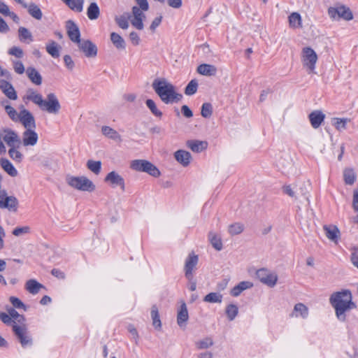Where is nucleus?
Wrapping results in <instances>:
<instances>
[{"label": "nucleus", "instance_id": "1", "mask_svg": "<svg viewBox=\"0 0 358 358\" xmlns=\"http://www.w3.org/2000/svg\"><path fill=\"white\" fill-rule=\"evenodd\" d=\"M152 87L161 101L166 104L178 102L182 98V95L176 92L175 86L166 78L155 79Z\"/></svg>", "mask_w": 358, "mask_h": 358}, {"label": "nucleus", "instance_id": "2", "mask_svg": "<svg viewBox=\"0 0 358 358\" xmlns=\"http://www.w3.org/2000/svg\"><path fill=\"white\" fill-rule=\"evenodd\" d=\"M330 303L334 308L336 315L341 321L345 320V313L355 307L352 301V294L349 290H343L333 293L329 299Z\"/></svg>", "mask_w": 358, "mask_h": 358}, {"label": "nucleus", "instance_id": "3", "mask_svg": "<svg viewBox=\"0 0 358 358\" xmlns=\"http://www.w3.org/2000/svg\"><path fill=\"white\" fill-rule=\"evenodd\" d=\"M66 182L70 187L83 192H93L96 187L92 181L85 176L69 175L66 177Z\"/></svg>", "mask_w": 358, "mask_h": 358}, {"label": "nucleus", "instance_id": "4", "mask_svg": "<svg viewBox=\"0 0 358 358\" xmlns=\"http://www.w3.org/2000/svg\"><path fill=\"white\" fill-rule=\"evenodd\" d=\"M301 59L303 66L306 69L308 73H315V66L318 57L315 51L310 47H304L301 53Z\"/></svg>", "mask_w": 358, "mask_h": 358}, {"label": "nucleus", "instance_id": "5", "mask_svg": "<svg viewBox=\"0 0 358 358\" xmlns=\"http://www.w3.org/2000/svg\"><path fill=\"white\" fill-rule=\"evenodd\" d=\"M328 15L332 20H344L349 21L352 20L353 14L350 9L345 5L337 4L328 8Z\"/></svg>", "mask_w": 358, "mask_h": 358}, {"label": "nucleus", "instance_id": "6", "mask_svg": "<svg viewBox=\"0 0 358 358\" xmlns=\"http://www.w3.org/2000/svg\"><path fill=\"white\" fill-rule=\"evenodd\" d=\"M130 168L136 171L145 172L154 177H158L160 172L152 163L144 159H135L131 162Z\"/></svg>", "mask_w": 358, "mask_h": 358}, {"label": "nucleus", "instance_id": "7", "mask_svg": "<svg viewBox=\"0 0 358 358\" xmlns=\"http://www.w3.org/2000/svg\"><path fill=\"white\" fill-rule=\"evenodd\" d=\"M40 109L50 114H57L61 109V105L56 94L54 93L48 94L45 99H43Z\"/></svg>", "mask_w": 358, "mask_h": 358}, {"label": "nucleus", "instance_id": "8", "mask_svg": "<svg viewBox=\"0 0 358 358\" xmlns=\"http://www.w3.org/2000/svg\"><path fill=\"white\" fill-rule=\"evenodd\" d=\"M19 207V201L15 196H9L6 189L0 192V208L10 213H16Z\"/></svg>", "mask_w": 358, "mask_h": 358}, {"label": "nucleus", "instance_id": "9", "mask_svg": "<svg viewBox=\"0 0 358 358\" xmlns=\"http://www.w3.org/2000/svg\"><path fill=\"white\" fill-rule=\"evenodd\" d=\"M256 276L261 282L270 287H274L278 281L277 274L264 268L257 270Z\"/></svg>", "mask_w": 358, "mask_h": 358}, {"label": "nucleus", "instance_id": "10", "mask_svg": "<svg viewBox=\"0 0 358 358\" xmlns=\"http://www.w3.org/2000/svg\"><path fill=\"white\" fill-rule=\"evenodd\" d=\"M13 330L23 348L32 344V340L27 332L26 325L13 324Z\"/></svg>", "mask_w": 358, "mask_h": 358}, {"label": "nucleus", "instance_id": "11", "mask_svg": "<svg viewBox=\"0 0 358 358\" xmlns=\"http://www.w3.org/2000/svg\"><path fill=\"white\" fill-rule=\"evenodd\" d=\"M198 262V255H195L194 252L189 254L185 260L184 266L185 275L189 281L193 279V273L196 269Z\"/></svg>", "mask_w": 358, "mask_h": 358}, {"label": "nucleus", "instance_id": "12", "mask_svg": "<svg viewBox=\"0 0 358 358\" xmlns=\"http://www.w3.org/2000/svg\"><path fill=\"white\" fill-rule=\"evenodd\" d=\"M80 51L83 52L85 57L93 58L97 55V47L90 40H81L77 43Z\"/></svg>", "mask_w": 358, "mask_h": 358}, {"label": "nucleus", "instance_id": "13", "mask_svg": "<svg viewBox=\"0 0 358 358\" xmlns=\"http://www.w3.org/2000/svg\"><path fill=\"white\" fill-rule=\"evenodd\" d=\"M278 167L282 173L286 175L292 173L294 171L293 160L289 155H285L278 159Z\"/></svg>", "mask_w": 358, "mask_h": 358}, {"label": "nucleus", "instance_id": "14", "mask_svg": "<svg viewBox=\"0 0 358 358\" xmlns=\"http://www.w3.org/2000/svg\"><path fill=\"white\" fill-rule=\"evenodd\" d=\"M18 122H20L26 129L36 128V122L34 115L30 111L25 108L20 110Z\"/></svg>", "mask_w": 358, "mask_h": 358}, {"label": "nucleus", "instance_id": "15", "mask_svg": "<svg viewBox=\"0 0 358 358\" xmlns=\"http://www.w3.org/2000/svg\"><path fill=\"white\" fill-rule=\"evenodd\" d=\"M144 10H142L138 6H134L132 8V18L131 19V23L133 27L138 30H142L144 27L143 20L145 18V15L143 13Z\"/></svg>", "mask_w": 358, "mask_h": 358}, {"label": "nucleus", "instance_id": "16", "mask_svg": "<svg viewBox=\"0 0 358 358\" xmlns=\"http://www.w3.org/2000/svg\"><path fill=\"white\" fill-rule=\"evenodd\" d=\"M3 140L8 147H12L16 145H17V147H20L21 140L15 131L10 129H6L3 130Z\"/></svg>", "mask_w": 358, "mask_h": 358}, {"label": "nucleus", "instance_id": "17", "mask_svg": "<svg viewBox=\"0 0 358 358\" xmlns=\"http://www.w3.org/2000/svg\"><path fill=\"white\" fill-rule=\"evenodd\" d=\"M67 34L73 43H79L80 39V33L78 27L72 20H68L66 24Z\"/></svg>", "mask_w": 358, "mask_h": 358}, {"label": "nucleus", "instance_id": "18", "mask_svg": "<svg viewBox=\"0 0 358 358\" xmlns=\"http://www.w3.org/2000/svg\"><path fill=\"white\" fill-rule=\"evenodd\" d=\"M38 134L34 129H26L22 134V144L24 146H34L38 142Z\"/></svg>", "mask_w": 358, "mask_h": 358}, {"label": "nucleus", "instance_id": "19", "mask_svg": "<svg viewBox=\"0 0 358 358\" xmlns=\"http://www.w3.org/2000/svg\"><path fill=\"white\" fill-rule=\"evenodd\" d=\"M104 180L109 182L113 187L120 186L122 190L125 189L124 178L115 171L108 173Z\"/></svg>", "mask_w": 358, "mask_h": 358}, {"label": "nucleus", "instance_id": "20", "mask_svg": "<svg viewBox=\"0 0 358 358\" xmlns=\"http://www.w3.org/2000/svg\"><path fill=\"white\" fill-rule=\"evenodd\" d=\"M0 89L9 99L16 100L17 99L16 91L9 82L0 79Z\"/></svg>", "mask_w": 358, "mask_h": 358}, {"label": "nucleus", "instance_id": "21", "mask_svg": "<svg viewBox=\"0 0 358 358\" xmlns=\"http://www.w3.org/2000/svg\"><path fill=\"white\" fill-rule=\"evenodd\" d=\"M308 117L311 126L314 129H317L324 120L325 115L322 111L316 110L311 112L309 114Z\"/></svg>", "mask_w": 358, "mask_h": 358}, {"label": "nucleus", "instance_id": "22", "mask_svg": "<svg viewBox=\"0 0 358 358\" xmlns=\"http://www.w3.org/2000/svg\"><path fill=\"white\" fill-rule=\"evenodd\" d=\"M23 99L24 101H31L40 108V106L42 103L43 96L36 90L29 88L27 90Z\"/></svg>", "mask_w": 358, "mask_h": 358}, {"label": "nucleus", "instance_id": "23", "mask_svg": "<svg viewBox=\"0 0 358 358\" xmlns=\"http://www.w3.org/2000/svg\"><path fill=\"white\" fill-rule=\"evenodd\" d=\"M174 157L176 161L183 166H187L190 163L192 159L191 154L183 150L176 151L174 154Z\"/></svg>", "mask_w": 358, "mask_h": 358}, {"label": "nucleus", "instance_id": "24", "mask_svg": "<svg viewBox=\"0 0 358 358\" xmlns=\"http://www.w3.org/2000/svg\"><path fill=\"white\" fill-rule=\"evenodd\" d=\"M26 73L31 82L36 85H41L42 83V76L39 72L34 67H28Z\"/></svg>", "mask_w": 358, "mask_h": 358}, {"label": "nucleus", "instance_id": "25", "mask_svg": "<svg viewBox=\"0 0 358 358\" xmlns=\"http://www.w3.org/2000/svg\"><path fill=\"white\" fill-rule=\"evenodd\" d=\"M291 317H301L306 319L308 316V308L302 303H298L295 304L293 310V313L290 315Z\"/></svg>", "mask_w": 358, "mask_h": 358}, {"label": "nucleus", "instance_id": "26", "mask_svg": "<svg viewBox=\"0 0 358 358\" xmlns=\"http://www.w3.org/2000/svg\"><path fill=\"white\" fill-rule=\"evenodd\" d=\"M44 286L34 279H30L26 282L25 289L31 294H37Z\"/></svg>", "mask_w": 358, "mask_h": 358}, {"label": "nucleus", "instance_id": "27", "mask_svg": "<svg viewBox=\"0 0 358 358\" xmlns=\"http://www.w3.org/2000/svg\"><path fill=\"white\" fill-rule=\"evenodd\" d=\"M0 165L1 168L11 177H15L17 176L18 172L17 169L8 159L1 158L0 159Z\"/></svg>", "mask_w": 358, "mask_h": 358}, {"label": "nucleus", "instance_id": "28", "mask_svg": "<svg viewBox=\"0 0 358 358\" xmlns=\"http://www.w3.org/2000/svg\"><path fill=\"white\" fill-rule=\"evenodd\" d=\"M47 52L53 58H58L59 57V52L61 46L55 41H50L45 46Z\"/></svg>", "mask_w": 358, "mask_h": 358}, {"label": "nucleus", "instance_id": "29", "mask_svg": "<svg viewBox=\"0 0 358 358\" xmlns=\"http://www.w3.org/2000/svg\"><path fill=\"white\" fill-rule=\"evenodd\" d=\"M197 72L203 76H214L217 72V68L211 64H202L197 67Z\"/></svg>", "mask_w": 358, "mask_h": 358}, {"label": "nucleus", "instance_id": "30", "mask_svg": "<svg viewBox=\"0 0 358 358\" xmlns=\"http://www.w3.org/2000/svg\"><path fill=\"white\" fill-rule=\"evenodd\" d=\"M189 318L188 312L187 309V306L185 303H183L180 308V310L178 313L177 315V323L178 324L182 327L185 324V322L187 321Z\"/></svg>", "mask_w": 358, "mask_h": 358}, {"label": "nucleus", "instance_id": "31", "mask_svg": "<svg viewBox=\"0 0 358 358\" xmlns=\"http://www.w3.org/2000/svg\"><path fill=\"white\" fill-rule=\"evenodd\" d=\"M253 286V284L251 282L249 281H242L240 283H238L236 286H235L231 290V294L233 296H238L241 294V293L249 288H251Z\"/></svg>", "mask_w": 358, "mask_h": 358}, {"label": "nucleus", "instance_id": "32", "mask_svg": "<svg viewBox=\"0 0 358 358\" xmlns=\"http://www.w3.org/2000/svg\"><path fill=\"white\" fill-rule=\"evenodd\" d=\"M71 10L80 13L83 10L84 0H62Z\"/></svg>", "mask_w": 358, "mask_h": 358}, {"label": "nucleus", "instance_id": "33", "mask_svg": "<svg viewBox=\"0 0 358 358\" xmlns=\"http://www.w3.org/2000/svg\"><path fill=\"white\" fill-rule=\"evenodd\" d=\"M102 134L106 137L116 141H121V136L117 131L108 126H103L101 128Z\"/></svg>", "mask_w": 358, "mask_h": 358}, {"label": "nucleus", "instance_id": "34", "mask_svg": "<svg viewBox=\"0 0 358 358\" xmlns=\"http://www.w3.org/2000/svg\"><path fill=\"white\" fill-rule=\"evenodd\" d=\"M187 145L193 152H200L207 148L208 144L206 141H188Z\"/></svg>", "mask_w": 358, "mask_h": 358}, {"label": "nucleus", "instance_id": "35", "mask_svg": "<svg viewBox=\"0 0 358 358\" xmlns=\"http://www.w3.org/2000/svg\"><path fill=\"white\" fill-rule=\"evenodd\" d=\"M324 230L325 231V234L327 237L333 241H336L338 234H339V230L338 229L334 226V225H325L324 226Z\"/></svg>", "mask_w": 358, "mask_h": 358}, {"label": "nucleus", "instance_id": "36", "mask_svg": "<svg viewBox=\"0 0 358 358\" xmlns=\"http://www.w3.org/2000/svg\"><path fill=\"white\" fill-rule=\"evenodd\" d=\"M356 174L353 169L346 168L343 170V179L346 185H352L356 180Z\"/></svg>", "mask_w": 358, "mask_h": 358}, {"label": "nucleus", "instance_id": "37", "mask_svg": "<svg viewBox=\"0 0 358 358\" xmlns=\"http://www.w3.org/2000/svg\"><path fill=\"white\" fill-rule=\"evenodd\" d=\"M289 27L294 29L300 28L302 25V20L299 13L294 12L289 16Z\"/></svg>", "mask_w": 358, "mask_h": 358}, {"label": "nucleus", "instance_id": "38", "mask_svg": "<svg viewBox=\"0 0 358 358\" xmlns=\"http://www.w3.org/2000/svg\"><path fill=\"white\" fill-rule=\"evenodd\" d=\"M350 122L349 118H338L334 117L331 119V124L335 128L339 131L345 130L347 128V124Z\"/></svg>", "mask_w": 358, "mask_h": 358}, {"label": "nucleus", "instance_id": "39", "mask_svg": "<svg viewBox=\"0 0 358 358\" xmlns=\"http://www.w3.org/2000/svg\"><path fill=\"white\" fill-rule=\"evenodd\" d=\"M87 15L90 20H96L100 15V9L96 3L93 2L87 8Z\"/></svg>", "mask_w": 358, "mask_h": 358}, {"label": "nucleus", "instance_id": "40", "mask_svg": "<svg viewBox=\"0 0 358 358\" xmlns=\"http://www.w3.org/2000/svg\"><path fill=\"white\" fill-rule=\"evenodd\" d=\"M208 239L215 250L220 251L222 249V242L221 238L217 234L213 231L209 232Z\"/></svg>", "mask_w": 358, "mask_h": 358}, {"label": "nucleus", "instance_id": "41", "mask_svg": "<svg viewBox=\"0 0 358 358\" xmlns=\"http://www.w3.org/2000/svg\"><path fill=\"white\" fill-rule=\"evenodd\" d=\"M110 41L116 48L122 50L125 48V41L120 34L112 32L110 34Z\"/></svg>", "mask_w": 358, "mask_h": 358}, {"label": "nucleus", "instance_id": "42", "mask_svg": "<svg viewBox=\"0 0 358 358\" xmlns=\"http://www.w3.org/2000/svg\"><path fill=\"white\" fill-rule=\"evenodd\" d=\"M8 312L11 317V320H13L12 322H13V324H17V322L20 324V325H26L24 323V317L22 315H20L14 308H9Z\"/></svg>", "mask_w": 358, "mask_h": 358}, {"label": "nucleus", "instance_id": "43", "mask_svg": "<svg viewBox=\"0 0 358 358\" xmlns=\"http://www.w3.org/2000/svg\"><path fill=\"white\" fill-rule=\"evenodd\" d=\"M17 145L10 147L8 155L15 162L20 163L23 159V155L19 151Z\"/></svg>", "mask_w": 358, "mask_h": 358}, {"label": "nucleus", "instance_id": "44", "mask_svg": "<svg viewBox=\"0 0 358 358\" xmlns=\"http://www.w3.org/2000/svg\"><path fill=\"white\" fill-rule=\"evenodd\" d=\"M130 17L131 15L127 13L120 16H115V21L120 28L127 29L129 27L128 20Z\"/></svg>", "mask_w": 358, "mask_h": 358}, {"label": "nucleus", "instance_id": "45", "mask_svg": "<svg viewBox=\"0 0 358 358\" xmlns=\"http://www.w3.org/2000/svg\"><path fill=\"white\" fill-rule=\"evenodd\" d=\"M150 314L152 320V325L155 329H159L162 327V323L159 318L158 308L155 305L152 306Z\"/></svg>", "mask_w": 358, "mask_h": 358}, {"label": "nucleus", "instance_id": "46", "mask_svg": "<svg viewBox=\"0 0 358 358\" xmlns=\"http://www.w3.org/2000/svg\"><path fill=\"white\" fill-rule=\"evenodd\" d=\"M222 295L218 292H210L204 296L203 301L208 303H220L222 301Z\"/></svg>", "mask_w": 358, "mask_h": 358}, {"label": "nucleus", "instance_id": "47", "mask_svg": "<svg viewBox=\"0 0 358 358\" xmlns=\"http://www.w3.org/2000/svg\"><path fill=\"white\" fill-rule=\"evenodd\" d=\"M87 167L89 170H90L95 175L99 174L101 169V161H94L90 159L87 162Z\"/></svg>", "mask_w": 358, "mask_h": 358}, {"label": "nucleus", "instance_id": "48", "mask_svg": "<svg viewBox=\"0 0 358 358\" xmlns=\"http://www.w3.org/2000/svg\"><path fill=\"white\" fill-rule=\"evenodd\" d=\"M19 38L21 41L25 42L29 40V42L33 41L31 33L25 27H21L18 29Z\"/></svg>", "mask_w": 358, "mask_h": 358}, {"label": "nucleus", "instance_id": "49", "mask_svg": "<svg viewBox=\"0 0 358 358\" xmlns=\"http://www.w3.org/2000/svg\"><path fill=\"white\" fill-rule=\"evenodd\" d=\"M238 313V306L235 304H229L226 308V314L228 319L232 321L235 319Z\"/></svg>", "mask_w": 358, "mask_h": 358}, {"label": "nucleus", "instance_id": "50", "mask_svg": "<svg viewBox=\"0 0 358 358\" xmlns=\"http://www.w3.org/2000/svg\"><path fill=\"white\" fill-rule=\"evenodd\" d=\"M243 229L244 226L243 224L236 222L229 226L228 231L231 236H235L240 234L243 231Z\"/></svg>", "mask_w": 358, "mask_h": 358}, {"label": "nucleus", "instance_id": "51", "mask_svg": "<svg viewBox=\"0 0 358 358\" xmlns=\"http://www.w3.org/2000/svg\"><path fill=\"white\" fill-rule=\"evenodd\" d=\"M199 350H203L210 348L213 345V339L210 337L204 338L202 340L198 341L195 343Z\"/></svg>", "mask_w": 358, "mask_h": 358}, {"label": "nucleus", "instance_id": "52", "mask_svg": "<svg viewBox=\"0 0 358 358\" xmlns=\"http://www.w3.org/2000/svg\"><path fill=\"white\" fill-rule=\"evenodd\" d=\"M145 103L155 116L159 117H162V113L157 108L155 102L152 99H147Z\"/></svg>", "mask_w": 358, "mask_h": 358}, {"label": "nucleus", "instance_id": "53", "mask_svg": "<svg viewBox=\"0 0 358 358\" xmlns=\"http://www.w3.org/2000/svg\"><path fill=\"white\" fill-rule=\"evenodd\" d=\"M5 110L9 117L13 121V122H18L19 117H20V113H18L17 110L12 107L10 105H6L5 106Z\"/></svg>", "mask_w": 358, "mask_h": 358}, {"label": "nucleus", "instance_id": "54", "mask_svg": "<svg viewBox=\"0 0 358 358\" xmlns=\"http://www.w3.org/2000/svg\"><path fill=\"white\" fill-rule=\"evenodd\" d=\"M198 87V83L196 80H192L188 85L186 86L185 93L187 95H192L196 92Z\"/></svg>", "mask_w": 358, "mask_h": 358}, {"label": "nucleus", "instance_id": "55", "mask_svg": "<svg viewBox=\"0 0 358 358\" xmlns=\"http://www.w3.org/2000/svg\"><path fill=\"white\" fill-rule=\"evenodd\" d=\"M213 106L210 103H204L201 106V114L202 117L208 118L212 115Z\"/></svg>", "mask_w": 358, "mask_h": 358}, {"label": "nucleus", "instance_id": "56", "mask_svg": "<svg viewBox=\"0 0 358 358\" xmlns=\"http://www.w3.org/2000/svg\"><path fill=\"white\" fill-rule=\"evenodd\" d=\"M30 232V227L28 226H24L22 227H16L13 230L12 234L15 236H20L23 234H29Z\"/></svg>", "mask_w": 358, "mask_h": 358}, {"label": "nucleus", "instance_id": "57", "mask_svg": "<svg viewBox=\"0 0 358 358\" xmlns=\"http://www.w3.org/2000/svg\"><path fill=\"white\" fill-rule=\"evenodd\" d=\"M8 54L17 58H22L24 55L22 49L17 46L10 48L8 50Z\"/></svg>", "mask_w": 358, "mask_h": 358}, {"label": "nucleus", "instance_id": "58", "mask_svg": "<svg viewBox=\"0 0 358 358\" xmlns=\"http://www.w3.org/2000/svg\"><path fill=\"white\" fill-rule=\"evenodd\" d=\"M13 69L15 73L17 74H22L24 73L25 69L24 66V64L21 61L16 60L13 62Z\"/></svg>", "mask_w": 358, "mask_h": 358}, {"label": "nucleus", "instance_id": "59", "mask_svg": "<svg viewBox=\"0 0 358 358\" xmlns=\"http://www.w3.org/2000/svg\"><path fill=\"white\" fill-rule=\"evenodd\" d=\"M10 302L15 308H23L24 310H26V306L18 298L15 296H10Z\"/></svg>", "mask_w": 358, "mask_h": 358}, {"label": "nucleus", "instance_id": "60", "mask_svg": "<svg viewBox=\"0 0 358 358\" xmlns=\"http://www.w3.org/2000/svg\"><path fill=\"white\" fill-rule=\"evenodd\" d=\"M64 62L65 64L66 67L70 70L72 71L75 67V63L73 61L70 55H66L64 56Z\"/></svg>", "mask_w": 358, "mask_h": 358}, {"label": "nucleus", "instance_id": "61", "mask_svg": "<svg viewBox=\"0 0 358 358\" xmlns=\"http://www.w3.org/2000/svg\"><path fill=\"white\" fill-rule=\"evenodd\" d=\"M162 20V15H160V16H159V17H155V18L152 20V23H151V24H150V31H151L152 32H155V31L156 29H157V28L159 26V24H161Z\"/></svg>", "mask_w": 358, "mask_h": 358}, {"label": "nucleus", "instance_id": "62", "mask_svg": "<svg viewBox=\"0 0 358 358\" xmlns=\"http://www.w3.org/2000/svg\"><path fill=\"white\" fill-rule=\"evenodd\" d=\"M129 39H130L131 42L132 43V44L134 45H138L140 43L141 40H140L139 36L135 31H132L129 34Z\"/></svg>", "mask_w": 358, "mask_h": 358}, {"label": "nucleus", "instance_id": "63", "mask_svg": "<svg viewBox=\"0 0 358 358\" xmlns=\"http://www.w3.org/2000/svg\"><path fill=\"white\" fill-rule=\"evenodd\" d=\"M352 206L355 210L358 211V191L355 190L353 194Z\"/></svg>", "mask_w": 358, "mask_h": 358}, {"label": "nucleus", "instance_id": "64", "mask_svg": "<svg viewBox=\"0 0 358 358\" xmlns=\"http://www.w3.org/2000/svg\"><path fill=\"white\" fill-rule=\"evenodd\" d=\"M350 261L352 264L358 268V253L357 252H352Z\"/></svg>", "mask_w": 358, "mask_h": 358}]
</instances>
